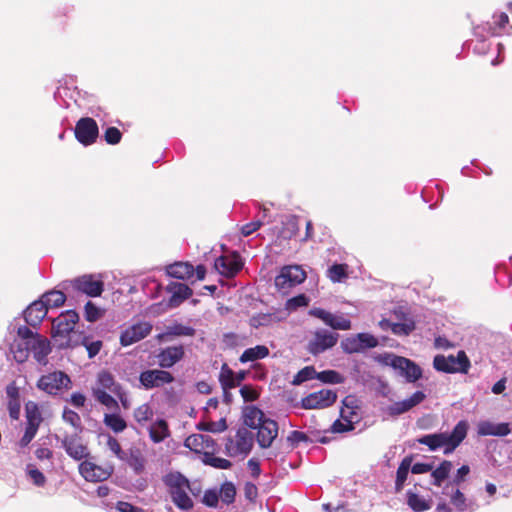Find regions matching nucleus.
Instances as JSON below:
<instances>
[{"label": "nucleus", "mask_w": 512, "mask_h": 512, "mask_svg": "<svg viewBox=\"0 0 512 512\" xmlns=\"http://www.w3.org/2000/svg\"><path fill=\"white\" fill-rule=\"evenodd\" d=\"M340 418L333 422L330 427L333 433H344L354 430L355 424H358L361 419V406L360 401L354 395H347L342 400L340 409Z\"/></svg>", "instance_id": "obj_1"}, {"label": "nucleus", "mask_w": 512, "mask_h": 512, "mask_svg": "<svg viewBox=\"0 0 512 512\" xmlns=\"http://www.w3.org/2000/svg\"><path fill=\"white\" fill-rule=\"evenodd\" d=\"M169 488V494L173 503L181 510H188L193 507V501L187 494L190 489L189 481L180 473H169L163 479Z\"/></svg>", "instance_id": "obj_2"}, {"label": "nucleus", "mask_w": 512, "mask_h": 512, "mask_svg": "<svg viewBox=\"0 0 512 512\" xmlns=\"http://www.w3.org/2000/svg\"><path fill=\"white\" fill-rule=\"evenodd\" d=\"M37 388L49 395H58L72 386L71 378L63 371L56 370L42 375L36 384Z\"/></svg>", "instance_id": "obj_3"}, {"label": "nucleus", "mask_w": 512, "mask_h": 512, "mask_svg": "<svg viewBox=\"0 0 512 512\" xmlns=\"http://www.w3.org/2000/svg\"><path fill=\"white\" fill-rule=\"evenodd\" d=\"M67 287H71L74 291L89 297H99L104 291V282L96 279L92 274H85L65 281L64 288Z\"/></svg>", "instance_id": "obj_4"}, {"label": "nucleus", "mask_w": 512, "mask_h": 512, "mask_svg": "<svg viewBox=\"0 0 512 512\" xmlns=\"http://www.w3.org/2000/svg\"><path fill=\"white\" fill-rule=\"evenodd\" d=\"M253 447V434L246 428H239L234 438H227L225 449L230 457L246 456Z\"/></svg>", "instance_id": "obj_5"}, {"label": "nucleus", "mask_w": 512, "mask_h": 512, "mask_svg": "<svg viewBox=\"0 0 512 512\" xmlns=\"http://www.w3.org/2000/svg\"><path fill=\"white\" fill-rule=\"evenodd\" d=\"M306 277V272L300 265L284 266L275 278V286L279 291L287 292L292 287L303 283Z\"/></svg>", "instance_id": "obj_6"}, {"label": "nucleus", "mask_w": 512, "mask_h": 512, "mask_svg": "<svg viewBox=\"0 0 512 512\" xmlns=\"http://www.w3.org/2000/svg\"><path fill=\"white\" fill-rule=\"evenodd\" d=\"M75 138L84 146L96 143L99 137V127L95 119L91 117L80 118L74 128Z\"/></svg>", "instance_id": "obj_7"}, {"label": "nucleus", "mask_w": 512, "mask_h": 512, "mask_svg": "<svg viewBox=\"0 0 512 512\" xmlns=\"http://www.w3.org/2000/svg\"><path fill=\"white\" fill-rule=\"evenodd\" d=\"M78 470L80 475L88 482H103L112 476L114 466L112 464L101 466L84 460L79 464Z\"/></svg>", "instance_id": "obj_8"}, {"label": "nucleus", "mask_w": 512, "mask_h": 512, "mask_svg": "<svg viewBox=\"0 0 512 512\" xmlns=\"http://www.w3.org/2000/svg\"><path fill=\"white\" fill-rule=\"evenodd\" d=\"M174 380L172 373L164 369L145 370L139 375L140 384L147 390L163 387Z\"/></svg>", "instance_id": "obj_9"}, {"label": "nucleus", "mask_w": 512, "mask_h": 512, "mask_svg": "<svg viewBox=\"0 0 512 512\" xmlns=\"http://www.w3.org/2000/svg\"><path fill=\"white\" fill-rule=\"evenodd\" d=\"M337 400V394L330 389H321L302 398L301 406L304 409H322L332 406Z\"/></svg>", "instance_id": "obj_10"}, {"label": "nucleus", "mask_w": 512, "mask_h": 512, "mask_svg": "<svg viewBox=\"0 0 512 512\" xmlns=\"http://www.w3.org/2000/svg\"><path fill=\"white\" fill-rule=\"evenodd\" d=\"M339 338L338 333L330 332L324 329L317 330L313 338L309 341L307 350L312 355L323 353L327 349L334 347Z\"/></svg>", "instance_id": "obj_11"}, {"label": "nucleus", "mask_w": 512, "mask_h": 512, "mask_svg": "<svg viewBox=\"0 0 512 512\" xmlns=\"http://www.w3.org/2000/svg\"><path fill=\"white\" fill-rule=\"evenodd\" d=\"M152 324L149 322H138L121 332L120 344L124 347L130 346L146 338L152 332Z\"/></svg>", "instance_id": "obj_12"}, {"label": "nucleus", "mask_w": 512, "mask_h": 512, "mask_svg": "<svg viewBox=\"0 0 512 512\" xmlns=\"http://www.w3.org/2000/svg\"><path fill=\"white\" fill-rule=\"evenodd\" d=\"M79 320L78 314L74 310H68L53 320L52 336L66 337L73 332L76 323Z\"/></svg>", "instance_id": "obj_13"}, {"label": "nucleus", "mask_w": 512, "mask_h": 512, "mask_svg": "<svg viewBox=\"0 0 512 512\" xmlns=\"http://www.w3.org/2000/svg\"><path fill=\"white\" fill-rule=\"evenodd\" d=\"M214 267L221 275L231 278L242 269L243 263L240 256L237 253H233L216 258Z\"/></svg>", "instance_id": "obj_14"}, {"label": "nucleus", "mask_w": 512, "mask_h": 512, "mask_svg": "<svg viewBox=\"0 0 512 512\" xmlns=\"http://www.w3.org/2000/svg\"><path fill=\"white\" fill-rule=\"evenodd\" d=\"M309 314L313 317L321 319L326 325L330 326L335 330L351 329V321L342 315H334L318 307L312 308L309 311Z\"/></svg>", "instance_id": "obj_15"}, {"label": "nucleus", "mask_w": 512, "mask_h": 512, "mask_svg": "<svg viewBox=\"0 0 512 512\" xmlns=\"http://www.w3.org/2000/svg\"><path fill=\"white\" fill-rule=\"evenodd\" d=\"M185 356V350L182 345L168 346L161 349L156 358L158 365L162 369H168L173 367L176 363L181 361Z\"/></svg>", "instance_id": "obj_16"}, {"label": "nucleus", "mask_w": 512, "mask_h": 512, "mask_svg": "<svg viewBox=\"0 0 512 512\" xmlns=\"http://www.w3.org/2000/svg\"><path fill=\"white\" fill-rule=\"evenodd\" d=\"M389 363L393 368L399 369L409 382H415L422 376V371L418 365L411 360L401 356H391Z\"/></svg>", "instance_id": "obj_17"}, {"label": "nucleus", "mask_w": 512, "mask_h": 512, "mask_svg": "<svg viewBox=\"0 0 512 512\" xmlns=\"http://www.w3.org/2000/svg\"><path fill=\"white\" fill-rule=\"evenodd\" d=\"M166 291L171 294L167 304L169 308L180 306L193 295V290L188 285L180 282H170L166 286Z\"/></svg>", "instance_id": "obj_18"}, {"label": "nucleus", "mask_w": 512, "mask_h": 512, "mask_svg": "<svg viewBox=\"0 0 512 512\" xmlns=\"http://www.w3.org/2000/svg\"><path fill=\"white\" fill-rule=\"evenodd\" d=\"M62 447L74 460L80 461L89 456V450L78 435L66 436L62 439Z\"/></svg>", "instance_id": "obj_19"}, {"label": "nucleus", "mask_w": 512, "mask_h": 512, "mask_svg": "<svg viewBox=\"0 0 512 512\" xmlns=\"http://www.w3.org/2000/svg\"><path fill=\"white\" fill-rule=\"evenodd\" d=\"M257 442L261 448H269L278 435V424L276 421L267 418L256 428Z\"/></svg>", "instance_id": "obj_20"}, {"label": "nucleus", "mask_w": 512, "mask_h": 512, "mask_svg": "<svg viewBox=\"0 0 512 512\" xmlns=\"http://www.w3.org/2000/svg\"><path fill=\"white\" fill-rule=\"evenodd\" d=\"M48 310L43 299L32 302L24 311L26 323L32 327L38 326L45 318Z\"/></svg>", "instance_id": "obj_21"}, {"label": "nucleus", "mask_w": 512, "mask_h": 512, "mask_svg": "<svg viewBox=\"0 0 512 512\" xmlns=\"http://www.w3.org/2000/svg\"><path fill=\"white\" fill-rule=\"evenodd\" d=\"M6 395L9 416L12 420H18L20 417L21 401L19 388L14 381L6 386Z\"/></svg>", "instance_id": "obj_22"}, {"label": "nucleus", "mask_w": 512, "mask_h": 512, "mask_svg": "<svg viewBox=\"0 0 512 512\" xmlns=\"http://www.w3.org/2000/svg\"><path fill=\"white\" fill-rule=\"evenodd\" d=\"M122 385L118 383L114 376L106 370H102L97 374L96 378V386L92 389H102V391H107L112 394H119Z\"/></svg>", "instance_id": "obj_23"}, {"label": "nucleus", "mask_w": 512, "mask_h": 512, "mask_svg": "<svg viewBox=\"0 0 512 512\" xmlns=\"http://www.w3.org/2000/svg\"><path fill=\"white\" fill-rule=\"evenodd\" d=\"M471 361L464 350H458L456 354H450V374H468Z\"/></svg>", "instance_id": "obj_24"}, {"label": "nucleus", "mask_w": 512, "mask_h": 512, "mask_svg": "<svg viewBox=\"0 0 512 512\" xmlns=\"http://www.w3.org/2000/svg\"><path fill=\"white\" fill-rule=\"evenodd\" d=\"M166 273L172 278L188 280L194 275V267L189 262H175L166 267Z\"/></svg>", "instance_id": "obj_25"}, {"label": "nucleus", "mask_w": 512, "mask_h": 512, "mask_svg": "<svg viewBox=\"0 0 512 512\" xmlns=\"http://www.w3.org/2000/svg\"><path fill=\"white\" fill-rule=\"evenodd\" d=\"M478 433L482 436H506L510 433L508 423H492L490 421H483L478 426Z\"/></svg>", "instance_id": "obj_26"}, {"label": "nucleus", "mask_w": 512, "mask_h": 512, "mask_svg": "<svg viewBox=\"0 0 512 512\" xmlns=\"http://www.w3.org/2000/svg\"><path fill=\"white\" fill-rule=\"evenodd\" d=\"M31 351L34 359L40 364L47 363V356L51 352L50 342L46 338L38 337L32 345Z\"/></svg>", "instance_id": "obj_27"}, {"label": "nucleus", "mask_w": 512, "mask_h": 512, "mask_svg": "<svg viewBox=\"0 0 512 512\" xmlns=\"http://www.w3.org/2000/svg\"><path fill=\"white\" fill-rule=\"evenodd\" d=\"M123 461H126L136 474L144 471L146 460L138 448H130Z\"/></svg>", "instance_id": "obj_28"}, {"label": "nucleus", "mask_w": 512, "mask_h": 512, "mask_svg": "<svg viewBox=\"0 0 512 512\" xmlns=\"http://www.w3.org/2000/svg\"><path fill=\"white\" fill-rule=\"evenodd\" d=\"M149 435L154 443L164 441L170 435L168 423L164 419H158L151 425Z\"/></svg>", "instance_id": "obj_29"}, {"label": "nucleus", "mask_w": 512, "mask_h": 512, "mask_svg": "<svg viewBox=\"0 0 512 512\" xmlns=\"http://www.w3.org/2000/svg\"><path fill=\"white\" fill-rule=\"evenodd\" d=\"M413 461V456L409 455L403 458L401 461L397 472H396V481H395V490L396 492H400L403 489L405 481L407 479L409 469L411 468V464Z\"/></svg>", "instance_id": "obj_30"}, {"label": "nucleus", "mask_w": 512, "mask_h": 512, "mask_svg": "<svg viewBox=\"0 0 512 512\" xmlns=\"http://www.w3.org/2000/svg\"><path fill=\"white\" fill-rule=\"evenodd\" d=\"M266 419L264 413L255 406L247 407L244 411V424L251 429H256Z\"/></svg>", "instance_id": "obj_31"}, {"label": "nucleus", "mask_w": 512, "mask_h": 512, "mask_svg": "<svg viewBox=\"0 0 512 512\" xmlns=\"http://www.w3.org/2000/svg\"><path fill=\"white\" fill-rule=\"evenodd\" d=\"M468 422L460 421L450 432V453H452L459 444L465 439L468 431Z\"/></svg>", "instance_id": "obj_32"}, {"label": "nucleus", "mask_w": 512, "mask_h": 512, "mask_svg": "<svg viewBox=\"0 0 512 512\" xmlns=\"http://www.w3.org/2000/svg\"><path fill=\"white\" fill-rule=\"evenodd\" d=\"M269 355V349L265 345H257L252 348L244 350L239 360L241 363L253 362L258 359H263Z\"/></svg>", "instance_id": "obj_33"}, {"label": "nucleus", "mask_w": 512, "mask_h": 512, "mask_svg": "<svg viewBox=\"0 0 512 512\" xmlns=\"http://www.w3.org/2000/svg\"><path fill=\"white\" fill-rule=\"evenodd\" d=\"M420 444L426 445L430 450H436L442 446L448 445V434H429L418 439Z\"/></svg>", "instance_id": "obj_34"}, {"label": "nucleus", "mask_w": 512, "mask_h": 512, "mask_svg": "<svg viewBox=\"0 0 512 512\" xmlns=\"http://www.w3.org/2000/svg\"><path fill=\"white\" fill-rule=\"evenodd\" d=\"M103 423L115 433L123 432L127 428L126 421L118 413L104 414Z\"/></svg>", "instance_id": "obj_35"}, {"label": "nucleus", "mask_w": 512, "mask_h": 512, "mask_svg": "<svg viewBox=\"0 0 512 512\" xmlns=\"http://www.w3.org/2000/svg\"><path fill=\"white\" fill-rule=\"evenodd\" d=\"M40 299L44 300L46 309L62 306L66 301V295L59 290H52L44 293Z\"/></svg>", "instance_id": "obj_36"}, {"label": "nucleus", "mask_w": 512, "mask_h": 512, "mask_svg": "<svg viewBox=\"0 0 512 512\" xmlns=\"http://www.w3.org/2000/svg\"><path fill=\"white\" fill-rule=\"evenodd\" d=\"M280 321L274 313H258L249 319V325L253 328L267 327Z\"/></svg>", "instance_id": "obj_37"}, {"label": "nucleus", "mask_w": 512, "mask_h": 512, "mask_svg": "<svg viewBox=\"0 0 512 512\" xmlns=\"http://www.w3.org/2000/svg\"><path fill=\"white\" fill-rule=\"evenodd\" d=\"M219 382L223 390H229L238 386V382L235 381L234 371L226 363L221 367Z\"/></svg>", "instance_id": "obj_38"}, {"label": "nucleus", "mask_w": 512, "mask_h": 512, "mask_svg": "<svg viewBox=\"0 0 512 512\" xmlns=\"http://www.w3.org/2000/svg\"><path fill=\"white\" fill-rule=\"evenodd\" d=\"M92 395L97 402L107 407L108 409H112L115 411L119 410L118 401L107 391H102V389H92Z\"/></svg>", "instance_id": "obj_39"}, {"label": "nucleus", "mask_w": 512, "mask_h": 512, "mask_svg": "<svg viewBox=\"0 0 512 512\" xmlns=\"http://www.w3.org/2000/svg\"><path fill=\"white\" fill-rule=\"evenodd\" d=\"M348 268L349 266L345 263L342 264H333L327 270V277L333 283H339L348 278Z\"/></svg>", "instance_id": "obj_40"}, {"label": "nucleus", "mask_w": 512, "mask_h": 512, "mask_svg": "<svg viewBox=\"0 0 512 512\" xmlns=\"http://www.w3.org/2000/svg\"><path fill=\"white\" fill-rule=\"evenodd\" d=\"M450 504H452L458 511H473L474 503L468 500L459 490L450 496Z\"/></svg>", "instance_id": "obj_41"}, {"label": "nucleus", "mask_w": 512, "mask_h": 512, "mask_svg": "<svg viewBox=\"0 0 512 512\" xmlns=\"http://www.w3.org/2000/svg\"><path fill=\"white\" fill-rule=\"evenodd\" d=\"M407 504L415 512H423L430 509L429 502L412 491L407 492Z\"/></svg>", "instance_id": "obj_42"}, {"label": "nucleus", "mask_w": 512, "mask_h": 512, "mask_svg": "<svg viewBox=\"0 0 512 512\" xmlns=\"http://www.w3.org/2000/svg\"><path fill=\"white\" fill-rule=\"evenodd\" d=\"M153 415L154 411L148 403H144L138 406L133 413L135 421L140 425H144L149 420H151Z\"/></svg>", "instance_id": "obj_43"}, {"label": "nucleus", "mask_w": 512, "mask_h": 512, "mask_svg": "<svg viewBox=\"0 0 512 512\" xmlns=\"http://www.w3.org/2000/svg\"><path fill=\"white\" fill-rule=\"evenodd\" d=\"M316 379V369L314 366H305L301 370L297 372V374L294 376L293 380L291 381V384L294 386H299L302 383Z\"/></svg>", "instance_id": "obj_44"}, {"label": "nucleus", "mask_w": 512, "mask_h": 512, "mask_svg": "<svg viewBox=\"0 0 512 512\" xmlns=\"http://www.w3.org/2000/svg\"><path fill=\"white\" fill-rule=\"evenodd\" d=\"M203 463L216 469H229L232 466L231 461L225 458L216 457L214 455V452H205V457H203Z\"/></svg>", "instance_id": "obj_45"}, {"label": "nucleus", "mask_w": 512, "mask_h": 512, "mask_svg": "<svg viewBox=\"0 0 512 512\" xmlns=\"http://www.w3.org/2000/svg\"><path fill=\"white\" fill-rule=\"evenodd\" d=\"M26 423L39 425L42 423L43 418L39 407L34 402H28L25 406Z\"/></svg>", "instance_id": "obj_46"}, {"label": "nucleus", "mask_w": 512, "mask_h": 512, "mask_svg": "<svg viewBox=\"0 0 512 512\" xmlns=\"http://www.w3.org/2000/svg\"><path fill=\"white\" fill-rule=\"evenodd\" d=\"M197 428L202 431L212 432V433H220L225 431L228 426L226 422V418H221L219 421H208V422H200L197 425Z\"/></svg>", "instance_id": "obj_47"}, {"label": "nucleus", "mask_w": 512, "mask_h": 512, "mask_svg": "<svg viewBox=\"0 0 512 512\" xmlns=\"http://www.w3.org/2000/svg\"><path fill=\"white\" fill-rule=\"evenodd\" d=\"M219 498L221 501L227 505L231 504L235 500L236 496V487L232 482H224L221 485L219 491Z\"/></svg>", "instance_id": "obj_48"}, {"label": "nucleus", "mask_w": 512, "mask_h": 512, "mask_svg": "<svg viewBox=\"0 0 512 512\" xmlns=\"http://www.w3.org/2000/svg\"><path fill=\"white\" fill-rule=\"evenodd\" d=\"M316 379L329 384H340L344 381L343 376L335 370L316 371Z\"/></svg>", "instance_id": "obj_49"}, {"label": "nucleus", "mask_w": 512, "mask_h": 512, "mask_svg": "<svg viewBox=\"0 0 512 512\" xmlns=\"http://www.w3.org/2000/svg\"><path fill=\"white\" fill-rule=\"evenodd\" d=\"M415 330V322L412 319H405L401 323H393L392 333L398 336H408Z\"/></svg>", "instance_id": "obj_50"}, {"label": "nucleus", "mask_w": 512, "mask_h": 512, "mask_svg": "<svg viewBox=\"0 0 512 512\" xmlns=\"http://www.w3.org/2000/svg\"><path fill=\"white\" fill-rule=\"evenodd\" d=\"M104 314V311L97 307L92 301H88L84 307V317L88 322H96Z\"/></svg>", "instance_id": "obj_51"}, {"label": "nucleus", "mask_w": 512, "mask_h": 512, "mask_svg": "<svg viewBox=\"0 0 512 512\" xmlns=\"http://www.w3.org/2000/svg\"><path fill=\"white\" fill-rule=\"evenodd\" d=\"M196 333L195 329L190 326L182 324H174L167 327L166 335L169 336H194Z\"/></svg>", "instance_id": "obj_52"}, {"label": "nucleus", "mask_w": 512, "mask_h": 512, "mask_svg": "<svg viewBox=\"0 0 512 512\" xmlns=\"http://www.w3.org/2000/svg\"><path fill=\"white\" fill-rule=\"evenodd\" d=\"M203 441H206L203 434H193L185 439V446L196 453L203 451Z\"/></svg>", "instance_id": "obj_53"}, {"label": "nucleus", "mask_w": 512, "mask_h": 512, "mask_svg": "<svg viewBox=\"0 0 512 512\" xmlns=\"http://www.w3.org/2000/svg\"><path fill=\"white\" fill-rule=\"evenodd\" d=\"M433 483L440 486L448 477V461H443L440 466L432 470Z\"/></svg>", "instance_id": "obj_54"}, {"label": "nucleus", "mask_w": 512, "mask_h": 512, "mask_svg": "<svg viewBox=\"0 0 512 512\" xmlns=\"http://www.w3.org/2000/svg\"><path fill=\"white\" fill-rule=\"evenodd\" d=\"M38 429L39 425L26 423L24 435L19 441L20 447L28 446L37 434Z\"/></svg>", "instance_id": "obj_55"}, {"label": "nucleus", "mask_w": 512, "mask_h": 512, "mask_svg": "<svg viewBox=\"0 0 512 512\" xmlns=\"http://www.w3.org/2000/svg\"><path fill=\"white\" fill-rule=\"evenodd\" d=\"M122 133L117 127H108L104 132V140L109 145H116L120 143Z\"/></svg>", "instance_id": "obj_56"}, {"label": "nucleus", "mask_w": 512, "mask_h": 512, "mask_svg": "<svg viewBox=\"0 0 512 512\" xmlns=\"http://www.w3.org/2000/svg\"><path fill=\"white\" fill-rule=\"evenodd\" d=\"M287 441L293 448L297 447L301 442H312L306 433L297 430H293L289 433Z\"/></svg>", "instance_id": "obj_57"}, {"label": "nucleus", "mask_w": 512, "mask_h": 512, "mask_svg": "<svg viewBox=\"0 0 512 512\" xmlns=\"http://www.w3.org/2000/svg\"><path fill=\"white\" fill-rule=\"evenodd\" d=\"M107 447L113 452V454L120 460L126 459V452L122 450V447L119 441L113 437L108 436L107 438Z\"/></svg>", "instance_id": "obj_58"}, {"label": "nucleus", "mask_w": 512, "mask_h": 512, "mask_svg": "<svg viewBox=\"0 0 512 512\" xmlns=\"http://www.w3.org/2000/svg\"><path fill=\"white\" fill-rule=\"evenodd\" d=\"M341 345L343 350L349 354L361 351V344L358 341V334L354 337L345 339Z\"/></svg>", "instance_id": "obj_59"}, {"label": "nucleus", "mask_w": 512, "mask_h": 512, "mask_svg": "<svg viewBox=\"0 0 512 512\" xmlns=\"http://www.w3.org/2000/svg\"><path fill=\"white\" fill-rule=\"evenodd\" d=\"M240 394L245 402L256 401L260 393L252 385H244L240 388Z\"/></svg>", "instance_id": "obj_60"}, {"label": "nucleus", "mask_w": 512, "mask_h": 512, "mask_svg": "<svg viewBox=\"0 0 512 512\" xmlns=\"http://www.w3.org/2000/svg\"><path fill=\"white\" fill-rule=\"evenodd\" d=\"M411 405L408 400H403L399 402H395L391 406H389L388 411L392 416L403 414L411 409Z\"/></svg>", "instance_id": "obj_61"}, {"label": "nucleus", "mask_w": 512, "mask_h": 512, "mask_svg": "<svg viewBox=\"0 0 512 512\" xmlns=\"http://www.w3.org/2000/svg\"><path fill=\"white\" fill-rule=\"evenodd\" d=\"M358 341L361 344V351L366 348H374L378 345L377 338L368 333H359Z\"/></svg>", "instance_id": "obj_62"}, {"label": "nucleus", "mask_w": 512, "mask_h": 512, "mask_svg": "<svg viewBox=\"0 0 512 512\" xmlns=\"http://www.w3.org/2000/svg\"><path fill=\"white\" fill-rule=\"evenodd\" d=\"M63 419L66 423L70 424L74 428L81 427V418L79 414L73 410L65 409L63 411Z\"/></svg>", "instance_id": "obj_63"}, {"label": "nucleus", "mask_w": 512, "mask_h": 512, "mask_svg": "<svg viewBox=\"0 0 512 512\" xmlns=\"http://www.w3.org/2000/svg\"><path fill=\"white\" fill-rule=\"evenodd\" d=\"M298 230H299L298 223H297L296 219L293 218L285 223V227L283 228L282 235L284 238L290 239L294 235H296Z\"/></svg>", "instance_id": "obj_64"}]
</instances>
